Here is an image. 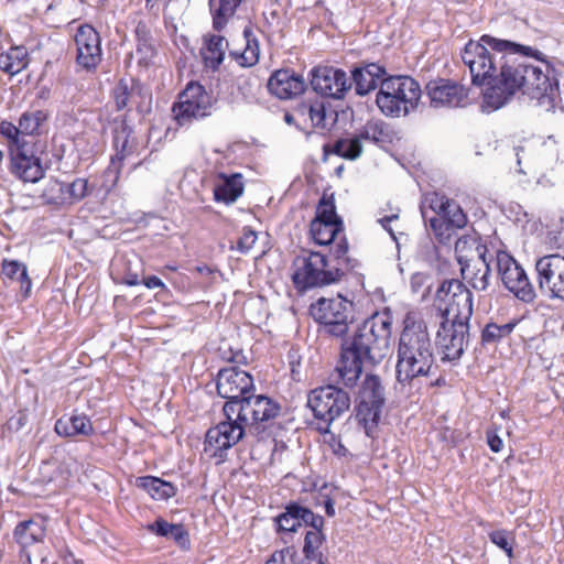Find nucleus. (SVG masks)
<instances>
[{"instance_id": "5fc2aeb1", "label": "nucleus", "mask_w": 564, "mask_h": 564, "mask_svg": "<svg viewBox=\"0 0 564 564\" xmlns=\"http://www.w3.org/2000/svg\"><path fill=\"white\" fill-rule=\"evenodd\" d=\"M67 193L69 197L79 202L87 196L88 193V182L86 178H76L68 185Z\"/></svg>"}, {"instance_id": "c9c22d12", "label": "nucleus", "mask_w": 564, "mask_h": 564, "mask_svg": "<svg viewBox=\"0 0 564 564\" xmlns=\"http://www.w3.org/2000/svg\"><path fill=\"white\" fill-rule=\"evenodd\" d=\"M311 127L323 132L330 131L338 119V112L330 109V104L325 100H315L310 108Z\"/></svg>"}, {"instance_id": "e433bc0d", "label": "nucleus", "mask_w": 564, "mask_h": 564, "mask_svg": "<svg viewBox=\"0 0 564 564\" xmlns=\"http://www.w3.org/2000/svg\"><path fill=\"white\" fill-rule=\"evenodd\" d=\"M137 48L135 53L140 65L145 67L152 65L156 56V50L152 34L145 23H138L135 28Z\"/></svg>"}, {"instance_id": "b1692460", "label": "nucleus", "mask_w": 564, "mask_h": 564, "mask_svg": "<svg viewBox=\"0 0 564 564\" xmlns=\"http://www.w3.org/2000/svg\"><path fill=\"white\" fill-rule=\"evenodd\" d=\"M433 107H463L468 97V89L463 85L445 78L430 80L425 86Z\"/></svg>"}, {"instance_id": "de8ad7c7", "label": "nucleus", "mask_w": 564, "mask_h": 564, "mask_svg": "<svg viewBox=\"0 0 564 564\" xmlns=\"http://www.w3.org/2000/svg\"><path fill=\"white\" fill-rule=\"evenodd\" d=\"M279 556L283 564H326L324 556L310 555L299 553L294 546H286L279 551Z\"/></svg>"}, {"instance_id": "a878e982", "label": "nucleus", "mask_w": 564, "mask_h": 564, "mask_svg": "<svg viewBox=\"0 0 564 564\" xmlns=\"http://www.w3.org/2000/svg\"><path fill=\"white\" fill-rule=\"evenodd\" d=\"M148 532L172 540L182 552H188L192 547L189 532L182 523H170L162 517L145 525Z\"/></svg>"}, {"instance_id": "39448f33", "label": "nucleus", "mask_w": 564, "mask_h": 564, "mask_svg": "<svg viewBox=\"0 0 564 564\" xmlns=\"http://www.w3.org/2000/svg\"><path fill=\"white\" fill-rule=\"evenodd\" d=\"M275 531L282 533H295L304 525L311 528L304 536L302 552L310 555L324 556L321 546L326 540L323 531L325 520L308 507L297 500L289 501L281 513L273 518Z\"/></svg>"}, {"instance_id": "ddd939ff", "label": "nucleus", "mask_w": 564, "mask_h": 564, "mask_svg": "<svg viewBox=\"0 0 564 564\" xmlns=\"http://www.w3.org/2000/svg\"><path fill=\"white\" fill-rule=\"evenodd\" d=\"M436 299L446 302L443 313L445 317L454 322L469 323L473 316V293L458 279L444 280L436 291Z\"/></svg>"}, {"instance_id": "0eeeda50", "label": "nucleus", "mask_w": 564, "mask_h": 564, "mask_svg": "<svg viewBox=\"0 0 564 564\" xmlns=\"http://www.w3.org/2000/svg\"><path fill=\"white\" fill-rule=\"evenodd\" d=\"M307 406L313 412L316 430L330 433L332 424L350 408V397L344 389L327 384L310 391Z\"/></svg>"}, {"instance_id": "aec40b11", "label": "nucleus", "mask_w": 564, "mask_h": 564, "mask_svg": "<svg viewBox=\"0 0 564 564\" xmlns=\"http://www.w3.org/2000/svg\"><path fill=\"white\" fill-rule=\"evenodd\" d=\"M76 64L88 73L95 72L102 61L101 39L90 24H82L75 33Z\"/></svg>"}, {"instance_id": "8fccbe9b", "label": "nucleus", "mask_w": 564, "mask_h": 564, "mask_svg": "<svg viewBox=\"0 0 564 564\" xmlns=\"http://www.w3.org/2000/svg\"><path fill=\"white\" fill-rule=\"evenodd\" d=\"M0 133L7 140L9 152L21 145L22 143H30L25 137L22 135L20 127L10 121L3 120L0 123Z\"/></svg>"}, {"instance_id": "4d7b16f0", "label": "nucleus", "mask_w": 564, "mask_h": 564, "mask_svg": "<svg viewBox=\"0 0 564 564\" xmlns=\"http://www.w3.org/2000/svg\"><path fill=\"white\" fill-rule=\"evenodd\" d=\"M28 423V414L25 412L19 411L17 414L12 415L6 423V427L10 432H19L21 431Z\"/></svg>"}, {"instance_id": "79ce46f5", "label": "nucleus", "mask_w": 564, "mask_h": 564, "mask_svg": "<svg viewBox=\"0 0 564 564\" xmlns=\"http://www.w3.org/2000/svg\"><path fill=\"white\" fill-rule=\"evenodd\" d=\"M344 229V224L326 223L319 219H313L310 224V234L315 243L328 246L334 242L337 235Z\"/></svg>"}, {"instance_id": "f704fd0d", "label": "nucleus", "mask_w": 564, "mask_h": 564, "mask_svg": "<svg viewBox=\"0 0 564 564\" xmlns=\"http://www.w3.org/2000/svg\"><path fill=\"white\" fill-rule=\"evenodd\" d=\"M135 486L149 494L154 500H167L177 492V488L172 482L150 475L138 477Z\"/></svg>"}, {"instance_id": "338daca9", "label": "nucleus", "mask_w": 564, "mask_h": 564, "mask_svg": "<svg viewBox=\"0 0 564 564\" xmlns=\"http://www.w3.org/2000/svg\"><path fill=\"white\" fill-rule=\"evenodd\" d=\"M284 121L288 124H293V123H295V117L292 113H290V112H285L284 113Z\"/></svg>"}, {"instance_id": "13d9d810", "label": "nucleus", "mask_w": 564, "mask_h": 564, "mask_svg": "<svg viewBox=\"0 0 564 564\" xmlns=\"http://www.w3.org/2000/svg\"><path fill=\"white\" fill-rule=\"evenodd\" d=\"M399 219V214L398 213H394V214H391V215H387L380 219H378V223L382 226V228L384 230H387L389 232V235L391 236V238L397 241V237H395V234L391 227V223L394 221V220H398Z\"/></svg>"}, {"instance_id": "e2e57ef3", "label": "nucleus", "mask_w": 564, "mask_h": 564, "mask_svg": "<svg viewBox=\"0 0 564 564\" xmlns=\"http://www.w3.org/2000/svg\"><path fill=\"white\" fill-rule=\"evenodd\" d=\"M324 508H325V513L328 516V517H334L336 511H335V501L330 498V497H327L324 501Z\"/></svg>"}, {"instance_id": "49530a36", "label": "nucleus", "mask_w": 564, "mask_h": 564, "mask_svg": "<svg viewBox=\"0 0 564 564\" xmlns=\"http://www.w3.org/2000/svg\"><path fill=\"white\" fill-rule=\"evenodd\" d=\"M47 120V113L44 110H29L21 115L19 127L22 135L39 134L42 124Z\"/></svg>"}, {"instance_id": "0e129e2a", "label": "nucleus", "mask_w": 564, "mask_h": 564, "mask_svg": "<svg viewBox=\"0 0 564 564\" xmlns=\"http://www.w3.org/2000/svg\"><path fill=\"white\" fill-rule=\"evenodd\" d=\"M311 107H312V102H310V104L303 102L296 107L295 111H296V113H299L303 117H305V116L310 117V108Z\"/></svg>"}, {"instance_id": "2eb2a0df", "label": "nucleus", "mask_w": 564, "mask_h": 564, "mask_svg": "<svg viewBox=\"0 0 564 564\" xmlns=\"http://www.w3.org/2000/svg\"><path fill=\"white\" fill-rule=\"evenodd\" d=\"M42 153L43 150L37 143L32 141L22 143L9 152L10 173L24 183H37L45 175L41 159Z\"/></svg>"}, {"instance_id": "6ab92c4d", "label": "nucleus", "mask_w": 564, "mask_h": 564, "mask_svg": "<svg viewBox=\"0 0 564 564\" xmlns=\"http://www.w3.org/2000/svg\"><path fill=\"white\" fill-rule=\"evenodd\" d=\"M476 251L477 259L458 257L460 274L474 290L486 291L491 275V263L496 262V253H490L487 246L481 243H478Z\"/></svg>"}, {"instance_id": "37998d69", "label": "nucleus", "mask_w": 564, "mask_h": 564, "mask_svg": "<svg viewBox=\"0 0 564 564\" xmlns=\"http://www.w3.org/2000/svg\"><path fill=\"white\" fill-rule=\"evenodd\" d=\"M364 151L360 139L356 135L351 138H340L333 144L332 152L346 160H357Z\"/></svg>"}, {"instance_id": "4c0bfd02", "label": "nucleus", "mask_w": 564, "mask_h": 564, "mask_svg": "<svg viewBox=\"0 0 564 564\" xmlns=\"http://www.w3.org/2000/svg\"><path fill=\"white\" fill-rule=\"evenodd\" d=\"M137 95H142V84L133 78L130 80L121 78L112 89L116 110L126 109L129 104L134 102Z\"/></svg>"}, {"instance_id": "bf43d9fd", "label": "nucleus", "mask_w": 564, "mask_h": 564, "mask_svg": "<svg viewBox=\"0 0 564 564\" xmlns=\"http://www.w3.org/2000/svg\"><path fill=\"white\" fill-rule=\"evenodd\" d=\"M487 443L494 453H499L503 445L500 436L498 434L491 433V432L487 433Z\"/></svg>"}, {"instance_id": "774afa93", "label": "nucleus", "mask_w": 564, "mask_h": 564, "mask_svg": "<svg viewBox=\"0 0 564 564\" xmlns=\"http://www.w3.org/2000/svg\"><path fill=\"white\" fill-rule=\"evenodd\" d=\"M346 452H347L346 447L343 444H340V443L338 444V448L335 449V454H343V455H345Z\"/></svg>"}, {"instance_id": "603ef678", "label": "nucleus", "mask_w": 564, "mask_h": 564, "mask_svg": "<svg viewBox=\"0 0 564 564\" xmlns=\"http://www.w3.org/2000/svg\"><path fill=\"white\" fill-rule=\"evenodd\" d=\"M489 540L503 550L509 558L513 557V547L511 533L506 530H496L489 533Z\"/></svg>"}, {"instance_id": "ea45409f", "label": "nucleus", "mask_w": 564, "mask_h": 564, "mask_svg": "<svg viewBox=\"0 0 564 564\" xmlns=\"http://www.w3.org/2000/svg\"><path fill=\"white\" fill-rule=\"evenodd\" d=\"M29 65V53L24 46H13L0 54V69L13 76Z\"/></svg>"}, {"instance_id": "9b49d317", "label": "nucleus", "mask_w": 564, "mask_h": 564, "mask_svg": "<svg viewBox=\"0 0 564 564\" xmlns=\"http://www.w3.org/2000/svg\"><path fill=\"white\" fill-rule=\"evenodd\" d=\"M216 99L206 91L198 82H189L178 95V101L173 104L172 112L178 124L184 126L194 119L212 115Z\"/></svg>"}, {"instance_id": "f03ea898", "label": "nucleus", "mask_w": 564, "mask_h": 564, "mask_svg": "<svg viewBox=\"0 0 564 564\" xmlns=\"http://www.w3.org/2000/svg\"><path fill=\"white\" fill-rule=\"evenodd\" d=\"M391 316L376 313L365 319L350 336L341 337L337 383L354 388L365 366L379 365L390 347Z\"/></svg>"}, {"instance_id": "423d86ee", "label": "nucleus", "mask_w": 564, "mask_h": 564, "mask_svg": "<svg viewBox=\"0 0 564 564\" xmlns=\"http://www.w3.org/2000/svg\"><path fill=\"white\" fill-rule=\"evenodd\" d=\"M421 97V86L413 77L387 74L386 78L381 80L376 104L386 117L399 118L415 111Z\"/></svg>"}, {"instance_id": "20e7f679", "label": "nucleus", "mask_w": 564, "mask_h": 564, "mask_svg": "<svg viewBox=\"0 0 564 564\" xmlns=\"http://www.w3.org/2000/svg\"><path fill=\"white\" fill-rule=\"evenodd\" d=\"M404 327L400 334L395 378L401 386L411 384L420 377L435 375L434 348L423 318L414 313H408Z\"/></svg>"}, {"instance_id": "a211bd4d", "label": "nucleus", "mask_w": 564, "mask_h": 564, "mask_svg": "<svg viewBox=\"0 0 564 564\" xmlns=\"http://www.w3.org/2000/svg\"><path fill=\"white\" fill-rule=\"evenodd\" d=\"M469 323L454 322L445 317L436 333V344L443 352V361H457L468 345Z\"/></svg>"}, {"instance_id": "7c9ffc66", "label": "nucleus", "mask_w": 564, "mask_h": 564, "mask_svg": "<svg viewBox=\"0 0 564 564\" xmlns=\"http://www.w3.org/2000/svg\"><path fill=\"white\" fill-rule=\"evenodd\" d=\"M45 535L46 528L44 520L30 519L21 521L13 531V539L21 546L22 551L35 543L42 542Z\"/></svg>"}, {"instance_id": "412c9836", "label": "nucleus", "mask_w": 564, "mask_h": 564, "mask_svg": "<svg viewBox=\"0 0 564 564\" xmlns=\"http://www.w3.org/2000/svg\"><path fill=\"white\" fill-rule=\"evenodd\" d=\"M247 429L234 416L225 417L217 425L208 429L205 443L216 448L214 456L223 458L228 449L239 443L246 435Z\"/></svg>"}, {"instance_id": "6e6d98bb", "label": "nucleus", "mask_w": 564, "mask_h": 564, "mask_svg": "<svg viewBox=\"0 0 564 564\" xmlns=\"http://www.w3.org/2000/svg\"><path fill=\"white\" fill-rule=\"evenodd\" d=\"M133 104L135 105V109L140 115L145 116L151 112L152 95L147 88H144L143 85L142 95H137Z\"/></svg>"}, {"instance_id": "f8f14e48", "label": "nucleus", "mask_w": 564, "mask_h": 564, "mask_svg": "<svg viewBox=\"0 0 564 564\" xmlns=\"http://www.w3.org/2000/svg\"><path fill=\"white\" fill-rule=\"evenodd\" d=\"M496 267L506 289L519 301L532 303L536 299V289L529 280L525 270L510 253L496 250Z\"/></svg>"}, {"instance_id": "c756f323", "label": "nucleus", "mask_w": 564, "mask_h": 564, "mask_svg": "<svg viewBox=\"0 0 564 564\" xmlns=\"http://www.w3.org/2000/svg\"><path fill=\"white\" fill-rule=\"evenodd\" d=\"M55 432L63 437H75L77 435L89 436L94 433L93 424L84 413L63 415L55 422Z\"/></svg>"}, {"instance_id": "dca6fc26", "label": "nucleus", "mask_w": 564, "mask_h": 564, "mask_svg": "<svg viewBox=\"0 0 564 564\" xmlns=\"http://www.w3.org/2000/svg\"><path fill=\"white\" fill-rule=\"evenodd\" d=\"M538 289L550 300L564 301V256L552 253L535 262Z\"/></svg>"}, {"instance_id": "c03bdc74", "label": "nucleus", "mask_w": 564, "mask_h": 564, "mask_svg": "<svg viewBox=\"0 0 564 564\" xmlns=\"http://www.w3.org/2000/svg\"><path fill=\"white\" fill-rule=\"evenodd\" d=\"M517 326V321H511L503 325L488 323L481 330V344L484 346L494 345L508 337Z\"/></svg>"}, {"instance_id": "f3484780", "label": "nucleus", "mask_w": 564, "mask_h": 564, "mask_svg": "<svg viewBox=\"0 0 564 564\" xmlns=\"http://www.w3.org/2000/svg\"><path fill=\"white\" fill-rule=\"evenodd\" d=\"M431 208L436 213L435 216L427 219L424 212L422 215L436 236H445L448 239L452 231L462 229L467 224V216L459 204L445 196L432 199Z\"/></svg>"}, {"instance_id": "5701e85b", "label": "nucleus", "mask_w": 564, "mask_h": 564, "mask_svg": "<svg viewBox=\"0 0 564 564\" xmlns=\"http://www.w3.org/2000/svg\"><path fill=\"white\" fill-rule=\"evenodd\" d=\"M387 76V69L383 65L375 62L360 61L352 65L350 69L349 83L355 89L357 96L369 95L381 86V80Z\"/></svg>"}, {"instance_id": "864d4df0", "label": "nucleus", "mask_w": 564, "mask_h": 564, "mask_svg": "<svg viewBox=\"0 0 564 564\" xmlns=\"http://www.w3.org/2000/svg\"><path fill=\"white\" fill-rule=\"evenodd\" d=\"M257 232L249 226L243 227L242 235L237 241V250L248 253L257 241Z\"/></svg>"}, {"instance_id": "4468645a", "label": "nucleus", "mask_w": 564, "mask_h": 564, "mask_svg": "<svg viewBox=\"0 0 564 564\" xmlns=\"http://www.w3.org/2000/svg\"><path fill=\"white\" fill-rule=\"evenodd\" d=\"M307 80L319 96L343 100L351 89L347 73L332 65H316L310 72Z\"/></svg>"}, {"instance_id": "bb28decb", "label": "nucleus", "mask_w": 564, "mask_h": 564, "mask_svg": "<svg viewBox=\"0 0 564 564\" xmlns=\"http://www.w3.org/2000/svg\"><path fill=\"white\" fill-rule=\"evenodd\" d=\"M217 178L218 182L214 187V199L216 202L230 205L243 194L245 184L241 173L226 174L220 172Z\"/></svg>"}, {"instance_id": "473e14b6", "label": "nucleus", "mask_w": 564, "mask_h": 564, "mask_svg": "<svg viewBox=\"0 0 564 564\" xmlns=\"http://www.w3.org/2000/svg\"><path fill=\"white\" fill-rule=\"evenodd\" d=\"M252 410L253 400L251 391L235 401H226L223 406V414L227 419L234 416L236 421L246 426L247 432L254 435V430H251Z\"/></svg>"}, {"instance_id": "9d476101", "label": "nucleus", "mask_w": 564, "mask_h": 564, "mask_svg": "<svg viewBox=\"0 0 564 564\" xmlns=\"http://www.w3.org/2000/svg\"><path fill=\"white\" fill-rule=\"evenodd\" d=\"M386 404V390L378 375L367 373L356 398V419L368 437L375 438Z\"/></svg>"}, {"instance_id": "7ed1b4c3", "label": "nucleus", "mask_w": 564, "mask_h": 564, "mask_svg": "<svg viewBox=\"0 0 564 564\" xmlns=\"http://www.w3.org/2000/svg\"><path fill=\"white\" fill-rule=\"evenodd\" d=\"M391 316L376 313L365 319L350 336L341 337L337 383L354 388L365 366L379 365L390 347Z\"/></svg>"}, {"instance_id": "69168bd1", "label": "nucleus", "mask_w": 564, "mask_h": 564, "mask_svg": "<svg viewBox=\"0 0 564 564\" xmlns=\"http://www.w3.org/2000/svg\"><path fill=\"white\" fill-rule=\"evenodd\" d=\"M265 564H283V562H281V558L279 556V552H275L271 556V558L265 562Z\"/></svg>"}, {"instance_id": "2f4dec72", "label": "nucleus", "mask_w": 564, "mask_h": 564, "mask_svg": "<svg viewBox=\"0 0 564 564\" xmlns=\"http://www.w3.org/2000/svg\"><path fill=\"white\" fill-rule=\"evenodd\" d=\"M357 137L361 141H369L373 144L386 148L394 139V131L391 126L381 119H371L359 130Z\"/></svg>"}, {"instance_id": "09e8293b", "label": "nucleus", "mask_w": 564, "mask_h": 564, "mask_svg": "<svg viewBox=\"0 0 564 564\" xmlns=\"http://www.w3.org/2000/svg\"><path fill=\"white\" fill-rule=\"evenodd\" d=\"M2 272L10 279H17L21 282L22 288L25 285V291L31 289V280L28 275L26 267L17 260L3 261Z\"/></svg>"}, {"instance_id": "052dcab7", "label": "nucleus", "mask_w": 564, "mask_h": 564, "mask_svg": "<svg viewBox=\"0 0 564 564\" xmlns=\"http://www.w3.org/2000/svg\"><path fill=\"white\" fill-rule=\"evenodd\" d=\"M122 283H124L129 286H135L141 283V280L139 278L138 272H132L131 269L128 268L123 275Z\"/></svg>"}, {"instance_id": "72a5a7b5", "label": "nucleus", "mask_w": 564, "mask_h": 564, "mask_svg": "<svg viewBox=\"0 0 564 564\" xmlns=\"http://www.w3.org/2000/svg\"><path fill=\"white\" fill-rule=\"evenodd\" d=\"M246 46L243 51L229 50V56L242 67H251L259 62L260 48L259 41L254 35L253 29L247 25L242 32Z\"/></svg>"}, {"instance_id": "4be33fe9", "label": "nucleus", "mask_w": 564, "mask_h": 564, "mask_svg": "<svg viewBox=\"0 0 564 564\" xmlns=\"http://www.w3.org/2000/svg\"><path fill=\"white\" fill-rule=\"evenodd\" d=\"M216 389L220 398L235 401L254 391L253 378L238 367L224 368L218 371Z\"/></svg>"}, {"instance_id": "6e6552de", "label": "nucleus", "mask_w": 564, "mask_h": 564, "mask_svg": "<svg viewBox=\"0 0 564 564\" xmlns=\"http://www.w3.org/2000/svg\"><path fill=\"white\" fill-rule=\"evenodd\" d=\"M292 282L300 292L322 288L340 281L339 268H329L328 256L319 251H304L294 260Z\"/></svg>"}, {"instance_id": "3c124183", "label": "nucleus", "mask_w": 564, "mask_h": 564, "mask_svg": "<svg viewBox=\"0 0 564 564\" xmlns=\"http://www.w3.org/2000/svg\"><path fill=\"white\" fill-rule=\"evenodd\" d=\"M314 219L324 220L326 223L343 224L341 218L336 213V206L333 196H322L318 202Z\"/></svg>"}, {"instance_id": "680f3d73", "label": "nucleus", "mask_w": 564, "mask_h": 564, "mask_svg": "<svg viewBox=\"0 0 564 564\" xmlns=\"http://www.w3.org/2000/svg\"><path fill=\"white\" fill-rule=\"evenodd\" d=\"M148 289L164 288V283L156 275H150L141 280Z\"/></svg>"}, {"instance_id": "393cba45", "label": "nucleus", "mask_w": 564, "mask_h": 564, "mask_svg": "<svg viewBox=\"0 0 564 564\" xmlns=\"http://www.w3.org/2000/svg\"><path fill=\"white\" fill-rule=\"evenodd\" d=\"M267 87L276 98L289 100L302 95L307 88V83L304 76L294 69L281 68L271 74Z\"/></svg>"}, {"instance_id": "58836bf2", "label": "nucleus", "mask_w": 564, "mask_h": 564, "mask_svg": "<svg viewBox=\"0 0 564 564\" xmlns=\"http://www.w3.org/2000/svg\"><path fill=\"white\" fill-rule=\"evenodd\" d=\"M228 41L221 35H210L206 40V45L202 50L204 63L207 67L216 70L225 58Z\"/></svg>"}, {"instance_id": "cd10ccee", "label": "nucleus", "mask_w": 564, "mask_h": 564, "mask_svg": "<svg viewBox=\"0 0 564 564\" xmlns=\"http://www.w3.org/2000/svg\"><path fill=\"white\" fill-rule=\"evenodd\" d=\"M112 142L116 154L111 158V163H119L133 152V147L130 144V138L133 133V128L128 123V115L124 113L113 119Z\"/></svg>"}, {"instance_id": "1a4fd4ad", "label": "nucleus", "mask_w": 564, "mask_h": 564, "mask_svg": "<svg viewBox=\"0 0 564 564\" xmlns=\"http://www.w3.org/2000/svg\"><path fill=\"white\" fill-rule=\"evenodd\" d=\"M310 314L325 334L334 337L346 336L350 325L356 322L354 302L340 294L337 297L318 299L311 304Z\"/></svg>"}, {"instance_id": "a18cd8bd", "label": "nucleus", "mask_w": 564, "mask_h": 564, "mask_svg": "<svg viewBox=\"0 0 564 564\" xmlns=\"http://www.w3.org/2000/svg\"><path fill=\"white\" fill-rule=\"evenodd\" d=\"M247 0H219V4L217 8L212 9V15H213V28L216 31H221L229 18H231L237 8L246 2Z\"/></svg>"}, {"instance_id": "c85d7f7f", "label": "nucleus", "mask_w": 564, "mask_h": 564, "mask_svg": "<svg viewBox=\"0 0 564 564\" xmlns=\"http://www.w3.org/2000/svg\"><path fill=\"white\" fill-rule=\"evenodd\" d=\"M252 400L251 430H254V435H260L264 430L262 423L275 419L280 414L281 405L264 394H254L253 392Z\"/></svg>"}, {"instance_id": "f257e3e1", "label": "nucleus", "mask_w": 564, "mask_h": 564, "mask_svg": "<svg viewBox=\"0 0 564 564\" xmlns=\"http://www.w3.org/2000/svg\"><path fill=\"white\" fill-rule=\"evenodd\" d=\"M525 57H533L549 67L541 51L489 34H484L478 42L470 40L462 53L473 85L486 84V107L498 110L521 94L535 100V106L543 111H554L557 101H561L557 79H551L540 66L529 63Z\"/></svg>"}, {"instance_id": "a19ab883", "label": "nucleus", "mask_w": 564, "mask_h": 564, "mask_svg": "<svg viewBox=\"0 0 564 564\" xmlns=\"http://www.w3.org/2000/svg\"><path fill=\"white\" fill-rule=\"evenodd\" d=\"M349 245L346 237H343L338 242L330 249V256L328 257L329 268H339L340 279L346 272L355 269L358 265V261L348 254Z\"/></svg>"}]
</instances>
